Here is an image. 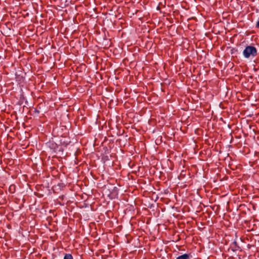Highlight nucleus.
Instances as JSON below:
<instances>
[{
  "mask_svg": "<svg viewBox=\"0 0 259 259\" xmlns=\"http://www.w3.org/2000/svg\"><path fill=\"white\" fill-rule=\"evenodd\" d=\"M243 55L246 58L254 57L257 55L256 49L253 46H248L244 50Z\"/></svg>",
  "mask_w": 259,
  "mask_h": 259,
  "instance_id": "1",
  "label": "nucleus"
},
{
  "mask_svg": "<svg viewBox=\"0 0 259 259\" xmlns=\"http://www.w3.org/2000/svg\"><path fill=\"white\" fill-rule=\"evenodd\" d=\"M177 259H190V255L185 253L177 257Z\"/></svg>",
  "mask_w": 259,
  "mask_h": 259,
  "instance_id": "2",
  "label": "nucleus"
},
{
  "mask_svg": "<svg viewBox=\"0 0 259 259\" xmlns=\"http://www.w3.org/2000/svg\"><path fill=\"white\" fill-rule=\"evenodd\" d=\"M63 259H73L72 255L70 253H66Z\"/></svg>",
  "mask_w": 259,
  "mask_h": 259,
  "instance_id": "3",
  "label": "nucleus"
},
{
  "mask_svg": "<svg viewBox=\"0 0 259 259\" xmlns=\"http://www.w3.org/2000/svg\"><path fill=\"white\" fill-rule=\"evenodd\" d=\"M256 27L257 28H259V18H258V21L257 22V23L256 24Z\"/></svg>",
  "mask_w": 259,
  "mask_h": 259,
  "instance_id": "4",
  "label": "nucleus"
},
{
  "mask_svg": "<svg viewBox=\"0 0 259 259\" xmlns=\"http://www.w3.org/2000/svg\"><path fill=\"white\" fill-rule=\"evenodd\" d=\"M233 244H234L235 245H236L237 243H236V241H234V242H233Z\"/></svg>",
  "mask_w": 259,
  "mask_h": 259,
  "instance_id": "5",
  "label": "nucleus"
}]
</instances>
